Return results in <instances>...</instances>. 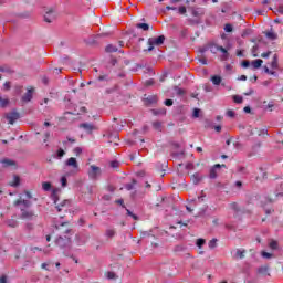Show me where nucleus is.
Instances as JSON below:
<instances>
[{"mask_svg":"<svg viewBox=\"0 0 283 283\" xmlns=\"http://www.w3.org/2000/svg\"><path fill=\"white\" fill-rule=\"evenodd\" d=\"M191 14L192 17H195V20H189L190 23L192 25H196L198 23H200V19H202V17H205V9L200 8V7H192L190 8Z\"/></svg>","mask_w":283,"mask_h":283,"instance_id":"f257e3e1","label":"nucleus"},{"mask_svg":"<svg viewBox=\"0 0 283 283\" xmlns=\"http://www.w3.org/2000/svg\"><path fill=\"white\" fill-rule=\"evenodd\" d=\"M102 175H103V170L101 169V167L96 165L90 166L87 170V176L91 180H98V178H101Z\"/></svg>","mask_w":283,"mask_h":283,"instance_id":"f03ea898","label":"nucleus"},{"mask_svg":"<svg viewBox=\"0 0 283 283\" xmlns=\"http://www.w3.org/2000/svg\"><path fill=\"white\" fill-rule=\"evenodd\" d=\"M54 243L56 244V247H60V249H65V247L72 244V239L70 235L63 237V234H61L54 240Z\"/></svg>","mask_w":283,"mask_h":283,"instance_id":"7ed1b4c3","label":"nucleus"},{"mask_svg":"<svg viewBox=\"0 0 283 283\" xmlns=\"http://www.w3.org/2000/svg\"><path fill=\"white\" fill-rule=\"evenodd\" d=\"M165 40H166L165 35H159L157 38H149L147 42L149 45L148 52L154 51V45H157V46L163 45V43H165Z\"/></svg>","mask_w":283,"mask_h":283,"instance_id":"20e7f679","label":"nucleus"},{"mask_svg":"<svg viewBox=\"0 0 283 283\" xmlns=\"http://www.w3.org/2000/svg\"><path fill=\"white\" fill-rule=\"evenodd\" d=\"M4 117L7 118L9 125H14V123L21 118V114L17 109H12L11 112L7 113Z\"/></svg>","mask_w":283,"mask_h":283,"instance_id":"39448f33","label":"nucleus"},{"mask_svg":"<svg viewBox=\"0 0 283 283\" xmlns=\"http://www.w3.org/2000/svg\"><path fill=\"white\" fill-rule=\"evenodd\" d=\"M21 209V214L20 218L21 220H34L36 218V213L32 210H28L25 208H20Z\"/></svg>","mask_w":283,"mask_h":283,"instance_id":"423d86ee","label":"nucleus"},{"mask_svg":"<svg viewBox=\"0 0 283 283\" xmlns=\"http://www.w3.org/2000/svg\"><path fill=\"white\" fill-rule=\"evenodd\" d=\"M56 11L54 9H49L44 14V21L45 23H52L53 21H56Z\"/></svg>","mask_w":283,"mask_h":283,"instance_id":"0eeeda50","label":"nucleus"},{"mask_svg":"<svg viewBox=\"0 0 283 283\" xmlns=\"http://www.w3.org/2000/svg\"><path fill=\"white\" fill-rule=\"evenodd\" d=\"M22 209H29V207H32V201L30 200H24L23 198H19L13 202V207H21Z\"/></svg>","mask_w":283,"mask_h":283,"instance_id":"6e6552de","label":"nucleus"},{"mask_svg":"<svg viewBox=\"0 0 283 283\" xmlns=\"http://www.w3.org/2000/svg\"><path fill=\"white\" fill-rule=\"evenodd\" d=\"M0 163L4 169H8V167H17V161L10 158H2L0 159Z\"/></svg>","mask_w":283,"mask_h":283,"instance_id":"1a4fd4ad","label":"nucleus"},{"mask_svg":"<svg viewBox=\"0 0 283 283\" xmlns=\"http://www.w3.org/2000/svg\"><path fill=\"white\" fill-rule=\"evenodd\" d=\"M34 94V88H28L27 93L22 96V103H30L32 101V96Z\"/></svg>","mask_w":283,"mask_h":283,"instance_id":"9d476101","label":"nucleus"},{"mask_svg":"<svg viewBox=\"0 0 283 283\" xmlns=\"http://www.w3.org/2000/svg\"><path fill=\"white\" fill-rule=\"evenodd\" d=\"M269 271H271V268H269V265H262L260 268H258V273L259 275H262L263 277H266L271 275V273H269Z\"/></svg>","mask_w":283,"mask_h":283,"instance_id":"9b49d317","label":"nucleus"},{"mask_svg":"<svg viewBox=\"0 0 283 283\" xmlns=\"http://www.w3.org/2000/svg\"><path fill=\"white\" fill-rule=\"evenodd\" d=\"M211 52H222L223 59H229V53L227 52V49H224L223 46L214 45L211 48Z\"/></svg>","mask_w":283,"mask_h":283,"instance_id":"f8f14e48","label":"nucleus"},{"mask_svg":"<svg viewBox=\"0 0 283 283\" xmlns=\"http://www.w3.org/2000/svg\"><path fill=\"white\" fill-rule=\"evenodd\" d=\"M220 164H216L211 169H210V175L209 178L212 180H216L218 178V169H220Z\"/></svg>","mask_w":283,"mask_h":283,"instance_id":"ddd939ff","label":"nucleus"},{"mask_svg":"<svg viewBox=\"0 0 283 283\" xmlns=\"http://www.w3.org/2000/svg\"><path fill=\"white\" fill-rule=\"evenodd\" d=\"M65 165L67 167H73V169H78V161H76V158L71 157L65 161Z\"/></svg>","mask_w":283,"mask_h":283,"instance_id":"4468645a","label":"nucleus"},{"mask_svg":"<svg viewBox=\"0 0 283 283\" xmlns=\"http://www.w3.org/2000/svg\"><path fill=\"white\" fill-rule=\"evenodd\" d=\"M247 254V250H235L234 260H244V255Z\"/></svg>","mask_w":283,"mask_h":283,"instance_id":"2eb2a0df","label":"nucleus"},{"mask_svg":"<svg viewBox=\"0 0 283 283\" xmlns=\"http://www.w3.org/2000/svg\"><path fill=\"white\" fill-rule=\"evenodd\" d=\"M80 127H82L83 129H85V132H87L88 134H92V132H94V129H96V127L92 124H81Z\"/></svg>","mask_w":283,"mask_h":283,"instance_id":"dca6fc26","label":"nucleus"},{"mask_svg":"<svg viewBox=\"0 0 283 283\" xmlns=\"http://www.w3.org/2000/svg\"><path fill=\"white\" fill-rule=\"evenodd\" d=\"M6 224L8 227H10L11 229H17V227H19V221H17V219H14V218H11L6 221Z\"/></svg>","mask_w":283,"mask_h":283,"instance_id":"f3484780","label":"nucleus"},{"mask_svg":"<svg viewBox=\"0 0 283 283\" xmlns=\"http://www.w3.org/2000/svg\"><path fill=\"white\" fill-rule=\"evenodd\" d=\"M269 248L272 251H277L280 249V244L277 243V241L271 239L270 242H269Z\"/></svg>","mask_w":283,"mask_h":283,"instance_id":"a211bd4d","label":"nucleus"},{"mask_svg":"<svg viewBox=\"0 0 283 283\" xmlns=\"http://www.w3.org/2000/svg\"><path fill=\"white\" fill-rule=\"evenodd\" d=\"M191 180H192L193 185H199L200 181L202 180V176H200V174L196 172L191 176Z\"/></svg>","mask_w":283,"mask_h":283,"instance_id":"6ab92c4d","label":"nucleus"},{"mask_svg":"<svg viewBox=\"0 0 283 283\" xmlns=\"http://www.w3.org/2000/svg\"><path fill=\"white\" fill-rule=\"evenodd\" d=\"M272 70H277L280 65L277 64V54H274L272 62L270 63Z\"/></svg>","mask_w":283,"mask_h":283,"instance_id":"aec40b11","label":"nucleus"},{"mask_svg":"<svg viewBox=\"0 0 283 283\" xmlns=\"http://www.w3.org/2000/svg\"><path fill=\"white\" fill-rule=\"evenodd\" d=\"M9 185L10 187H19V185H21V178H19V176H14L13 180Z\"/></svg>","mask_w":283,"mask_h":283,"instance_id":"412c9836","label":"nucleus"},{"mask_svg":"<svg viewBox=\"0 0 283 283\" xmlns=\"http://www.w3.org/2000/svg\"><path fill=\"white\" fill-rule=\"evenodd\" d=\"M105 235H106V238L112 239V238H114V235H116V230H115V229H112V228H108V229H106V231H105Z\"/></svg>","mask_w":283,"mask_h":283,"instance_id":"4be33fe9","label":"nucleus"},{"mask_svg":"<svg viewBox=\"0 0 283 283\" xmlns=\"http://www.w3.org/2000/svg\"><path fill=\"white\" fill-rule=\"evenodd\" d=\"M262 63H264V61L258 59L252 61V66L254 67V70H260V67H262Z\"/></svg>","mask_w":283,"mask_h":283,"instance_id":"5701e85b","label":"nucleus"},{"mask_svg":"<svg viewBox=\"0 0 283 283\" xmlns=\"http://www.w3.org/2000/svg\"><path fill=\"white\" fill-rule=\"evenodd\" d=\"M135 28H138L139 30H144V32H148V30H149V24H147V23H137V24L135 25Z\"/></svg>","mask_w":283,"mask_h":283,"instance_id":"b1692460","label":"nucleus"},{"mask_svg":"<svg viewBox=\"0 0 283 283\" xmlns=\"http://www.w3.org/2000/svg\"><path fill=\"white\" fill-rule=\"evenodd\" d=\"M265 36L268 39H270L271 41H275V39H277V33H275L273 31H269V32H265Z\"/></svg>","mask_w":283,"mask_h":283,"instance_id":"393cba45","label":"nucleus"},{"mask_svg":"<svg viewBox=\"0 0 283 283\" xmlns=\"http://www.w3.org/2000/svg\"><path fill=\"white\" fill-rule=\"evenodd\" d=\"M153 114L155 115V116H165V114H167V109H165V108H160V109H153Z\"/></svg>","mask_w":283,"mask_h":283,"instance_id":"a878e982","label":"nucleus"},{"mask_svg":"<svg viewBox=\"0 0 283 283\" xmlns=\"http://www.w3.org/2000/svg\"><path fill=\"white\" fill-rule=\"evenodd\" d=\"M211 81H212L213 85H220L222 83V77L214 75L211 77Z\"/></svg>","mask_w":283,"mask_h":283,"instance_id":"bb28decb","label":"nucleus"},{"mask_svg":"<svg viewBox=\"0 0 283 283\" xmlns=\"http://www.w3.org/2000/svg\"><path fill=\"white\" fill-rule=\"evenodd\" d=\"M153 127H154V129H156V132H161L163 130V123L161 122H154Z\"/></svg>","mask_w":283,"mask_h":283,"instance_id":"cd10ccee","label":"nucleus"},{"mask_svg":"<svg viewBox=\"0 0 283 283\" xmlns=\"http://www.w3.org/2000/svg\"><path fill=\"white\" fill-rule=\"evenodd\" d=\"M106 52H118V48L114 44H108L106 48H105Z\"/></svg>","mask_w":283,"mask_h":283,"instance_id":"c85d7f7f","label":"nucleus"},{"mask_svg":"<svg viewBox=\"0 0 283 283\" xmlns=\"http://www.w3.org/2000/svg\"><path fill=\"white\" fill-rule=\"evenodd\" d=\"M10 105V99L0 97V107H8Z\"/></svg>","mask_w":283,"mask_h":283,"instance_id":"c756f323","label":"nucleus"},{"mask_svg":"<svg viewBox=\"0 0 283 283\" xmlns=\"http://www.w3.org/2000/svg\"><path fill=\"white\" fill-rule=\"evenodd\" d=\"M146 101L148 102V103H158V96H156V95H149L148 97H146Z\"/></svg>","mask_w":283,"mask_h":283,"instance_id":"7c9ffc66","label":"nucleus"},{"mask_svg":"<svg viewBox=\"0 0 283 283\" xmlns=\"http://www.w3.org/2000/svg\"><path fill=\"white\" fill-rule=\"evenodd\" d=\"M85 112H87V108L85 107V106H77L76 108H75V113L74 114H85Z\"/></svg>","mask_w":283,"mask_h":283,"instance_id":"2f4dec72","label":"nucleus"},{"mask_svg":"<svg viewBox=\"0 0 283 283\" xmlns=\"http://www.w3.org/2000/svg\"><path fill=\"white\" fill-rule=\"evenodd\" d=\"M263 70L265 74H270V76H277V73L275 71H271L269 66H263Z\"/></svg>","mask_w":283,"mask_h":283,"instance_id":"473e14b6","label":"nucleus"},{"mask_svg":"<svg viewBox=\"0 0 283 283\" xmlns=\"http://www.w3.org/2000/svg\"><path fill=\"white\" fill-rule=\"evenodd\" d=\"M42 189L43 191H50V189H52V184L45 181V182H42Z\"/></svg>","mask_w":283,"mask_h":283,"instance_id":"72a5a7b5","label":"nucleus"},{"mask_svg":"<svg viewBox=\"0 0 283 283\" xmlns=\"http://www.w3.org/2000/svg\"><path fill=\"white\" fill-rule=\"evenodd\" d=\"M63 156H65V150H63V148H60V149L56 151L55 158H57L59 160H61V158H63Z\"/></svg>","mask_w":283,"mask_h":283,"instance_id":"f704fd0d","label":"nucleus"},{"mask_svg":"<svg viewBox=\"0 0 283 283\" xmlns=\"http://www.w3.org/2000/svg\"><path fill=\"white\" fill-rule=\"evenodd\" d=\"M67 205H70V201L64 200L62 203L56 206L57 211H62L63 207H67Z\"/></svg>","mask_w":283,"mask_h":283,"instance_id":"c9c22d12","label":"nucleus"},{"mask_svg":"<svg viewBox=\"0 0 283 283\" xmlns=\"http://www.w3.org/2000/svg\"><path fill=\"white\" fill-rule=\"evenodd\" d=\"M261 255H262V258H264L265 260H271V258H273V254H272V253H269V252H265V251H262V252H261Z\"/></svg>","mask_w":283,"mask_h":283,"instance_id":"e433bc0d","label":"nucleus"},{"mask_svg":"<svg viewBox=\"0 0 283 283\" xmlns=\"http://www.w3.org/2000/svg\"><path fill=\"white\" fill-rule=\"evenodd\" d=\"M135 185H136V180L133 179L130 184L126 185V189L128 191H132V189H134Z\"/></svg>","mask_w":283,"mask_h":283,"instance_id":"4c0bfd02","label":"nucleus"},{"mask_svg":"<svg viewBox=\"0 0 283 283\" xmlns=\"http://www.w3.org/2000/svg\"><path fill=\"white\" fill-rule=\"evenodd\" d=\"M175 92L177 96H182L185 94V91L178 86L175 87Z\"/></svg>","mask_w":283,"mask_h":283,"instance_id":"58836bf2","label":"nucleus"},{"mask_svg":"<svg viewBox=\"0 0 283 283\" xmlns=\"http://www.w3.org/2000/svg\"><path fill=\"white\" fill-rule=\"evenodd\" d=\"M217 242H218V239L210 240L209 241V248L210 249H216Z\"/></svg>","mask_w":283,"mask_h":283,"instance_id":"ea45409f","label":"nucleus"},{"mask_svg":"<svg viewBox=\"0 0 283 283\" xmlns=\"http://www.w3.org/2000/svg\"><path fill=\"white\" fill-rule=\"evenodd\" d=\"M230 209L233 211H240V206L237 202H233L230 205Z\"/></svg>","mask_w":283,"mask_h":283,"instance_id":"a19ab883","label":"nucleus"},{"mask_svg":"<svg viewBox=\"0 0 283 283\" xmlns=\"http://www.w3.org/2000/svg\"><path fill=\"white\" fill-rule=\"evenodd\" d=\"M106 277H107L108 280H116V273H114V272H107Z\"/></svg>","mask_w":283,"mask_h":283,"instance_id":"79ce46f5","label":"nucleus"},{"mask_svg":"<svg viewBox=\"0 0 283 283\" xmlns=\"http://www.w3.org/2000/svg\"><path fill=\"white\" fill-rule=\"evenodd\" d=\"M192 116H193V118H200V108H195Z\"/></svg>","mask_w":283,"mask_h":283,"instance_id":"37998d69","label":"nucleus"},{"mask_svg":"<svg viewBox=\"0 0 283 283\" xmlns=\"http://www.w3.org/2000/svg\"><path fill=\"white\" fill-rule=\"evenodd\" d=\"M205 242H206L205 239H198V240H197V247H198L199 249H202Z\"/></svg>","mask_w":283,"mask_h":283,"instance_id":"c03bdc74","label":"nucleus"},{"mask_svg":"<svg viewBox=\"0 0 283 283\" xmlns=\"http://www.w3.org/2000/svg\"><path fill=\"white\" fill-rule=\"evenodd\" d=\"M226 114H227V116H228L229 118H234V117H235V112H233V111H231V109H228Z\"/></svg>","mask_w":283,"mask_h":283,"instance_id":"a18cd8bd","label":"nucleus"},{"mask_svg":"<svg viewBox=\"0 0 283 283\" xmlns=\"http://www.w3.org/2000/svg\"><path fill=\"white\" fill-rule=\"evenodd\" d=\"M233 101H234V103H242V101H243V98H242V96H239V95H234L233 96Z\"/></svg>","mask_w":283,"mask_h":283,"instance_id":"49530a36","label":"nucleus"},{"mask_svg":"<svg viewBox=\"0 0 283 283\" xmlns=\"http://www.w3.org/2000/svg\"><path fill=\"white\" fill-rule=\"evenodd\" d=\"M224 31H226V32H233V25H231V24H229V23L226 24V25H224Z\"/></svg>","mask_w":283,"mask_h":283,"instance_id":"de8ad7c7","label":"nucleus"},{"mask_svg":"<svg viewBox=\"0 0 283 283\" xmlns=\"http://www.w3.org/2000/svg\"><path fill=\"white\" fill-rule=\"evenodd\" d=\"M111 167L113 169H118V167H120V164L118 161H111Z\"/></svg>","mask_w":283,"mask_h":283,"instance_id":"09e8293b","label":"nucleus"},{"mask_svg":"<svg viewBox=\"0 0 283 283\" xmlns=\"http://www.w3.org/2000/svg\"><path fill=\"white\" fill-rule=\"evenodd\" d=\"M258 50H259V46H258V45H254V46L252 48V56L258 57Z\"/></svg>","mask_w":283,"mask_h":283,"instance_id":"8fccbe9b","label":"nucleus"},{"mask_svg":"<svg viewBox=\"0 0 283 283\" xmlns=\"http://www.w3.org/2000/svg\"><path fill=\"white\" fill-rule=\"evenodd\" d=\"M50 264H52L51 261H49L48 263H42L41 269H44L45 271H50V269H48V266H50Z\"/></svg>","mask_w":283,"mask_h":283,"instance_id":"3c124183","label":"nucleus"},{"mask_svg":"<svg viewBox=\"0 0 283 283\" xmlns=\"http://www.w3.org/2000/svg\"><path fill=\"white\" fill-rule=\"evenodd\" d=\"M61 185H62V187H67V178L66 177L61 178Z\"/></svg>","mask_w":283,"mask_h":283,"instance_id":"603ef678","label":"nucleus"},{"mask_svg":"<svg viewBox=\"0 0 283 283\" xmlns=\"http://www.w3.org/2000/svg\"><path fill=\"white\" fill-rule=\"evenodd\" d=\"M118 90V86H113L112 88L106 90V94H112Z\"/></svg>","mask_w":283,"mask_h":283,"instance_id":"864d4df0","label":"nucleus"},{"mask_svg":"<svg viewBox=\"0 0 283 283\" xmlns=\"http://www.w3.org/2000/svg\"><path fill=\"white\" fill-rule=\"evenodd\" d=\"M10 87H11L10 82H6V83L3 84V90H4V92L10 91Z\"/></svg>","mask_w":283,"mask_h":283,"instance_id":"5fc2aeb1","label":"nucleus"},{"mask_svg":"<svg viewBox=\"0 0 283 283\" xmlns=\"http://www.w3.org/2000/svg\"><path fill=\"white\" fill-rule=\"evenodd\" d=\"M98 81H109V76L108 75H99L98 76Z\"/></svg>","mask_w":283,"mask_h":283,"instance_id":"6e6d98bb","label":"nucleus"},{"mask_svg":"<svg viewBox=\"0 0 283 283\" xmlns=\"http://www.w3.org/2000/svg\"><path fill=\"white\" fill-rule=\"evenodd\" d=\"M266 178V172L262 171L261 176L256 177V180H264Z\"/></svg>","mask_w":283,"mask_h":283,"instance_id":"4d7b16f0","label":"nucleus"},{"mask_svg":"<svg viewBox=\"0 0 283 283\" xmlns=\"http://www.w3.org/2000/svg\"><path fill=\"white\" fill-rule=\"evenodd\" d=\"M164 103L167 107H171V105H174V99H166Z\"/></svg>","mask_w":283,"mask_h":283,"instance_id":"13d9d810","label":"nucleus"},{"mask_svg":"<svg viewBox=\"0 0 283 283\" xmlns=\"http://www.w3.org/2000/svg\"><path fill=\"white\" fill-rule=\"evenodd\" d=\"M212 224H213V227H220V220L218 218H214L212 220Z\"/></svg>","mask_w":283,"mask_h":283,"instance_id":"bf43d9fd","label":"nucleus"},{"mask_svg":"<svg viewBox=\"0 0 283 283\" xmlns=\"http://www.w3.org/2000/svg\"><path fill=\"white\" fill-rule=\"evenodd\" d=\"M25 229H27V231H32V229H34V224L33 223H27Z\"/></svg>","mask_w":283,"mask_h":283,"instance_id":"052dcab7","label":"nucleus"},{"mask_svg":"<svg viewBox=\"0 0 283 283\" xmlns=\"http://www.w3.org/2000/svg\"><path fill=\"white\" fill-rule=\"evenodd\" d=\"M271 54H272V52L269 51V52H266V53H262V54H261V57H262V59H269V57L271 56Z\"/></svg>","mask_w":283,"mask_h":283,"instance_id":"680f3d73","label":"nucleus"},{"mask_svg":"<svg viewBox=\"0 0 283 283\" xmlns=\"http://www.w3.org/2000/svg\"><path fill=\"white\" fill-rule=\"evenodd\" d=\"M179 14H187V8L179 7Z\"/></svg>","mask_w":283,"mask_h":283,"instance_id":"e2e57ef3","label":"nucleus"},{"mask_svg":"<svg viewBox=\"0 0 283 283\" xmlns=\"http://www.w3.org/2000/svg\"><path fill=\"white\" fill-rule=\"evenodd\" d=\"M0 283H8V276L6 275L0 276Z\"/></svg>","mask_w":283,"mask_h":283,"instance_id":"0e129e2a","label":"nucleus"},{"mask_svg":"<svg viewBox=\"0 0 283 283\" xmlns=\"http://www.w3.org/2000/svg\"><path fill=\"white\" fill-rule=\"evenodd\" d=\"M24 193H25V196H27V198L29 199V200H32V192H30V191H24Z\"/></svg>","mask_w":283,"mask_h":283,"instance_id":"69168bd1","label":"nucleus"},{"mask_svg":"<svg viewBox=\"0 0 283 283\" xmlns=\"http://www.w3.org/2000/svg\"><path fill=\"white\" fill-rule=\"evenodd\" d=\"M249 65H251V62H249V61L242 62V67H249Z\"/></svg>","mask_w":283,"mask_h":283,"instance_id":"338daca9","label":"nucleus"},{"mask_svg":"<svg viewBox=\"0 0 283 283\" xmlns=\"http://www.w3.org/2000/svg\"><path fill=\"white\" fill-rule=\"evenodd\" d=\"M276 12H279V14H283V6H279Z\"/></svg>","mask_w":283,"mask_h":283,"instance_id":"774afa93","label":"nucleus"}]
</instances>
